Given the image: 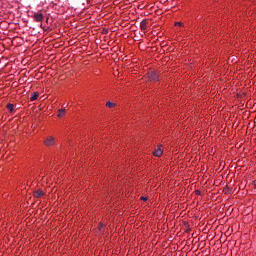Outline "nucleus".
<instances>
[{
    "label": "nucleus",
    "instance_id": "f257e3e1",
    "mask_svg": "<svg viewBox=\"0 0 256 256\" xmlns=\"http://www.w3.org/2000/svg\"><path fill=\"white\" fill-rule=\"evenodd\" d=\"M44 143H45V145H47V146L53 145V144L55 143V137H53V136H48V137L46 138V140L44 141Z\"/></svg>",
    "mask_w": 256,
    "mask_h": 256
},
{
    "label": "nucleus",
    "instance_id": "f03ea898",
    "mask_svg": "<svg viewBox=\"0 0 256 256\" xmlns=\"http://www.w3.org/2000/svg\"><path fill=\"white\" fill-rule=\"evenodd\" d=\"M43 19H44V16L42 13H34V20L37 23H41V21H43Z\"/></svg>",
    "mask_w": 256,
    "mask_h": 256
},
{
    "label": "nucleus",
    "instance_id": "7ed1b4c3",
    "mask_svg": "<svg viewBox=\"0 0 256 256\" xmlns=\"http://www.w3.org/2000/svg\"><path fill=\"white\" fill-rule=\"evenodd\" d=\"M155 157H161L163 155V150L161 149V146H159L155 151H154Z\"/></svg>",
    "mask_w": 256,
    "mask_h": 256
},
{
    "label": "nucleus",
    "instance_id": "20e7f679",
    "mask_svg": "<svg viewBox=\"0 0 256 256\" xmlns=\"http://www.w3.org/2000/svg\"><path fill=\"white\" fill-rule=\"evenodd\" d=\"M43 195H45V193H43V190H36L34 192V197H36L37 199H39V197H43Z\"/></svg>",
    "mask_w": 256,
    "mask_h": 256
},
{
    "label": "nucleus",
    "instance_id": "39448f33",
    "mask_svg": "<svg viewBox=\"0 0 256 256\" xmlns=\"http://www.w3.org/2000/svg\"><path fill=\"white\" fill-rule=\"evenodd\" d=\"M38 97H39V92H34L30 97V101H37Z\"/></svg>",
    "mask_w": 256,
    "mask_h": 256
},
{
    "label": "nucleus",
    "instance_id": "423d86ee",
    "mask_svg": "<svg viewBox=\"0 0 256 256\" xmlns=\"http://www.w3.org/2000/svg\"><path fill=\"white\" fill-rule=\"evenodd\" d=\"M65 113H66L65 109H59L57 117H59V119H61V117H65Z\"/></svg>",
    "mask_w": 256,
    "mask_h": 256
},
{
    "label": "nucleus",
    "instance_id": "0eeeda50",
    "mask_svg": "<svg viewBox=\"0 0 256 256\" xmlns=\"http://www.w3.org/2000/svg\"><path fill=\"white\" fill-rule=\"evenodd\" d=\"M140 29H141V31H145V29H147V22L146 21H142L140 23Z\"/></svg>",
    "mask_w": 256,
    "mask_h": 256
},
{
    "label": "nucleus",
    "instance_id": "6e6552de",
    "mask_svg": "<svg viewBox=\"0 0 256 256\" xmlns=\"http://www.w3.org/2000/svg\"><path fill=\"white\" fill-rule=\"evenodd\" d=\"M7 109H8V111H9L10 113H13V110H14L13 104H8V105H7Z\"/></svg>",
    "mask_w": 256,
    "mask_h": 256
},
{
    "label": "nucleus",
    "instance_id": "1a4fd4ad",
    "mask_svg": "<svg viewBox=\"0 0 256 256\" xmlns=\"http://www.w3.org/2000/svg\"><path fill=\"white\" fill-rule=\"evenodd\" d=\"M148 79L152 81V79H157V77H153V72L151 71L148 73Z\"/></svg>",
    "mask_w": 256,
    "mask_h": 256
},
{
    "label": "nucleus",
    "instance_id": "9d476101",
    "mask_svg": "<svg viewBox=\"0 0 256 256\" xmlns=\"http://www.w3.org/2000/svg\"><path fill=\"white\" fill-rule=\"evenodd\" d=\"M106 107L112 108V107H115V104L112 102H107Z\"/></svg>",
    "mask_w": 256,
    "mask_h": 256
},
{
    "label": "nucleus",
    "instance_id": "9b49d317",
    "mask_svg": "<svg viewBox=\"0 0 256 256\" xmlns=\"http://www.w3.org/2000/svg\"><path fill=\"white\" fill-rule=\"evenodd\" d=\"M175 25L179 26V27H183V23H181V22H176Z\"/></svg>",
    "mask_w": 256,
    "mask_h": 256
},
{
    "label": "nucleus",
    "instance_id": "f8f14e48",
    "mask_svg": "<svg viewBox=\"0 0 256 256\" xmlns=\"http://www.w3.org/2000/svg\"><path fill=\"white\" fill-rule=\"evenodd\" d=\"M141 200H142V201H147V197L142 196V197H141Z\"/></svg>",
    "mask_w": 256,
    "mask_h": 256
},
{
    "label": "nucleus",
    "instance_id": "ddd939ff",
    "mask_svg": "<svg viewBox=\"0 0 256 256\" xmlns=\"http://www.w3.org/2000/svg\"><path fill=\"white\" fill-rule=\"evenodd\" d=\"M101 227H103V225H100V229H101Z\"/></svg>",
    "mask_w": 256,
    "mask_h": 256
}]
</instances>
